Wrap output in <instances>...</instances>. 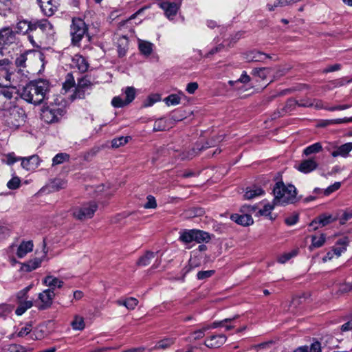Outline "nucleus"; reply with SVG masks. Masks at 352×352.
I'll return each mask as SVG.
<instances>
[{
  "label": "nucleus",
  "instance_id": "f257e3e1",
  "mask_svg": "<svg viewBox=\"0 0 352 352\" xmlns=\"http://www.w3.org/2000/svg\"><path fill=\"white\" fill-rule=\"evenodd\" d=\"M49 87V83L46 80L31 81L23 87L21 97L29 103L39 104L45 100Z\"/></svg>",
  "mask_w": 352,
  "mask_h": 352
},
{
  "label": "nucleus",
  "instance_id": "f03ea898",
  "mask_svg": "<svg viewBox=\"0 0 352 352\" xmlns=\"http://www.w3.org/2000/svg\"><path fill=\"white\" fill-rule=\"evenodd\" d=\"M274 198L273 202L280 205L296 203L297 199L296 188L292 184L285 185L283 182H277L273 188Z\"/></svg>",
  "mask_w": 352,
  "mask_h": 352
},
{
  "label": "nucleus",
  "instance_id": "7ed1b4c3",
  "mask_svg": "<svg viewBox=\"0 0 352 352\" xmlns=\"http://www.w3.org/2000/svg\"><path fill=\"white\" fill-rule=\"evenodd\" d=\"M71 43L73 46H80V42L86 36L88 40L90 36L88 34V26L85 22L80 18H74L70 25Z\"/></svg>",
  "mask_w": 352,
  "mask_h": 352
},
{
  "label": "nucleus",
  "instance_id": "20e7f679",
  "mask_svg": "<svg viewBox=\"0 0 352 352\" xmlns=\"http://www.w3.org/2000/svg\"><path fill=\"white\" fill-rule=\"evenodd\" d=\"M66 113L63 106L51 104L43 108L41 118L47 124L58 122Z\"/></svg>",
  "mask_w": 352,
  "mask_h": 352
},
{
  "label": "nucleus",
  "instance_id": "39448f33",
  "mask_svg": "<svg viewBox=\"0 0 352 352\" xmlns=\"http://www.w3.org/2000/svg\"><path fill=\"white\" fill-rule=\"evenodd\" d=\"M25 114L23 109L14 107L9 111L6 116V122L7 125L11 129H18L23 125L25 122Z\"/></svg>",
  "mask_w": 352,
  "mask_h": 352
},
{
  "label": "nucleus",
  "instance_id": "423d86ee",
  "mask_svg": "<svg viewBox=\"0 0 352 352\" xmlns=\"http://www.w3.org/2000/svg\"><path fill=\"white\" fill-rule=\"evenodd\" d=\"M97 209L98 205L94 201L88 202L74 208L72 214L74 218L82 221L92 218Z\"/></svg>",
  "mask_w": 352,
  "mask_h": 352
},
{
  "label": "nucleus",
  "instance_id": "0eeeda50",
  "mask_svg": "<svg viewBox=\"0 0 352 352\" xmlns=\"http://www.w3.org/2000/svg\"><path fill=\"white\" fill-rule=\"evenodd\" d=\"M157 2L158 6L164 10L165 16L170 20H173L177 15L182 4V0H157Z\"/></svg>",
  "mask_w": 352,
  "mask_h": 352
},
{
  "label": "nucleus",
  "instance_id": "6e6552de",
  "mask_svg": "<svg viewBox=\"0 0 352 352\" xmlns=\"http://www.w3.org/2000/svg\"><path fill=\"white\" fill-rule=\"evenodd\" d=\"M17 94L18 90L15 86L0 83V109H5L8 106V102Z\"/></svg>",
  "mask_w": 352,
  "mask_h": 352
},
{
  "label": "nucleus",
  "instance_id": "1a4fd4ad",
  "mask_svg": "<svg viewBox=\"0 0 352 352\" xmlns=\"http://www.w3.org/2000/svg\"><path fill=\"white\" fill-rule=\"evenodd\" d=\"M339 219V215L330 213H322L313 219L309 223V226L312 227L314 230L318 228L324 227L330 223L335 222Z\"/></svg>",
  "mask_w": 352,
  "mask_h": 352
},
{
  "label": "nucleus",
  "instance_id": "9d476101",
  "mask_svg": "<svg viewBox=\"0 0 352 352\" xmlns=\"http://www.w3.org/2000/svg\"><path fill=\"white\" fill-rule=\"evenodd\" d=\"M44 15L51 16L55 14L60 6L59 0H37Z\"/></svg>",
  "mask_w": 352,
  "mask_h": 352
},
{
  "label": "nucleus",
  "instance_id": "9b49d317",
  "mask_svg": "<svg viewBox=\"0 0 352 352\" xmlns=\"http://www.w3.org/2000/svg\"><path fill=\"white\" fill-rule=\"evenodd\" d=\"M179 120H182V118H178L175 115H171L170 118L168 119L161 118L155 120L153 130L155 132L168 130L173 126L174 122Z\"/></svg>",
  "mask_w": 352,
  "mask_h": 352
},
{
  "label": "nucleus",
  "instance_id": "f8f14e48",
  "mask_svg": "<svg viewBox=\"0 0 352 352\" xmlns=\"http://www.w3.org/2000/svg\"><path fill=\"white\" fill-rule=\"evenodd\" d=\"M14 28L16 34L25 35L35 31V25L34 22L18 17Z\"/></svg>",
  "mask_w": 352,
  "mask_h": 352
},
{
  "label": "nucleus",
  "instance_id": "ddd939ff",
  "mask_svg": "<svg viewBox=\"0 0 352 352\" xmlns=\"http://www.w3.org/2000/svg\"><path fill=\"white\" fill-rule=\"evenodd\" d=\"M16 41V32L11 28L5 27L0 30V41L3 48L4 45L14 43Z\"/></svg>",
  "mask_w": 352,
  "mask_h": 352
},
{
  "label": "nucleus",
  "instance_id": "4468645a",
  "mask_svg": "<svg viewBox=\"0 0 352 352\" xmlns=\"http://www.w3.org/2000/svg\"><path fill=\"white\" fill-rule=\"evenodd\" d=\"M55 296V293L52 289H45L38 294V300L41 301V305L37 307L39 310H45L51 307L53 300Z\"/></svg>",
  "mask_w": 352,
  "mask_h": 352
},
{
  "label": "nucleus",
  "instance_id": "2eb2a0df",
  "mask_svg": "<svg viewBox=\"0 0 352 352\" xmlns=\"http://www.w3.org/2000/svg\"><path fill=\"white\" fill-rule=\"evenodd\" d=\"M226 340L227 338L223 334L212 335L205 340L204 344L210 349L219 348L226 342Z\"/></svg>",
  "mask_w": 352,
  "mask_h": 352
},
{
  "label": "nucleus",
  "instance_id": "dca6fc26",
  "mask_svg": "<svg viewBox=\"0 0 352 352\" xmlns=\"http://www.w3.org/2000/svg\"><path fill=\"white\" fill-rule=\"evenodd\" d=\"M21 166L27 170L36 169L40 164L39 157L37 155H33L27 157H21Z\"/></svg>",
  "mask_w": 352,
  "mask_h": 352
},
{
  "label": "nucleus",
  "instance_id": "f3484780",
  "mask_svg": "<svg viewBox=\"0 0 352 352\" xmlns=\"http://www.w3.org/2000/svg\"><path fill=\"white\" fill-rule=\"evenodd\" d=\"M117 41L118 52L120 57L125 56L129 48V38L126 35L116 34Z\"/></svg>",
  "mask_w": 352,
  "mask_h": 352
},
{
  "label": "nucleus",
  "instance_id": "a211bd4d",
  "mask_svg": "<svg viewBox=\"0 0 352 352\" xmlns=\"http://www.w3.org/2000/svg\"><path fill=\"white\" fill-rule=\"evenodd\" d=\"M318 164L314 159L302 160L298 165L297 169L305 174L309 173L316 170Z\"/></svg>",
  "mask_w": 352,
  "mask_h": 352
},
{
  "label": "nucleus",
  "instance_id": "6ab92c4d",
  "mask_svg": "<svg viewBox=\"0 0 352 352\" xmlns=\"http://www.w3.org/2000/svg\"><path fill=\"white\" fill-rule=\"evenodd\" d=\"M43 284L49 287L47 289L54 292L56 288H61L64 282L54 276L48 275L43 278Z\"/></svg>",
  "mask_w": 352,
  "mask_h": 352
},
{
  "label": "nucleus",
  "instance_id": "aec40b11",
  "mask_svg": "<svg viewBox=\"0 0 352 352\" xmlns=\"http://www.w3.org/2000/svg\"><path fill=\"white\" fill-rule=\"evenodd\" d=\"M34 24L35 25V30L39 28L47 35H53L54 34L53 25L47 19L37 20L34 22Z\"/></svg>",
  "mask_w": 352,
  "mask_h": 352
},
{
  "label": "nucleus",
  "instance_id": "412c9836",
  "mask_svg": "<svg viewBox=\"0 0 352 352\" xmlns=\"http://www.w3.org/2000/svg\"><path fill=\"white\" fill-rule=\"evenodd\" d=\"M230 219L237 224L243 226H248L254 222L252 216L248 214H232L230 216Z\"/></svg>",
  "mask_w": 352,
  "mask_h": 352
},
{
  "label": "nucleus",
  "instance_id": "4be33fe9",
  "mask_svg": "<svg viewBox=\"0 0 352 352\" xmlns=\"http://www.w3.org/2000/svg\"><path fill=\"white\" fill-rule=\"evenodd\" d=\"M72 62L80 73L86 72L89 67L88 61L82 55L76 54L72 58Z\"/></svg>",
  "mask_w": 352,
  "mask_h": 352
},
{
  "label": "nucleus",
  "instance_id": "5701e85b",
  "mask_svg": "<svg viewBox=\"0 0 352 352\" xmlns=\"http://www.w3.org/2000/svg\"><path fill=\"white\" fill-rule=\"evenodd\" d=\"M352 151V142H347L344 144H342L337 147L331 153V155L333 157H336L338 156H341L342 157H347L349 155V153Z\"/></svg>",
  "mask_w": 352,
  "mask_h": 352
},
{
  "label": "nucleus",
  "instance_id": "b1692460",
  "mask_svg": "<svg viewBox=\"0 0 352 352\" xmlns=\"http://www.w3.org/2000/svg\"><path fill=\"white\" fill-rule=\"evenodd\" d=\"M349 240L348 237L344 236L337 241L332 250L335 253L336 257L340 256L342 253L346 251L347 246L349 245Z\"/></svg>",
  "mask_w": 352,
  "mask_h": 352
},
{
  "label": "nucleus",
  "instance_id": "393cba45",
  "mask_svg": "<svg viewBox=\"0 0 352 352\" xmlns=\"http://www.w3.org/2000/svg\"><path fill=\"white\" fill-rule=\"evenodd\" d=\"M36 51L33 50H28L24 52L16 54V58L14 60V64L18 68H25L27 65L26 62L28 60V56L31 54H35Z\"/></svg>",
  "mask_w": 352,
  "mask_h": 352
},
{
  "label": "nucleus",
  "instance_id": "a878e982",
  "mask_svg": "<svg viewBox=\"0 0 352 352\" xmlns=\"http://www.w3.org/2000/svg\"><path fill=\"white\" fill-rule=\"evenodd\" d=\"M33 247L32 241H22L17 248L16 256L20 258H23L28 253L32 251Z\"/></svg>",
  "mask_w": 352,
  "mask_h": 352
},
{
  "label": "nucleus",
  "instance_id": "bb28decb",
  "mask_svg": "<svg viewBox=\"0 0 352 352\" xmlns=\"http://www.w3.org/2000/svg\"><path fill=\"white\" fill-rule=\"evenodd\" d=\"M270 58V55L258 51H251L246 54V59L249 62H260Z\"/></svg>",
  "mask_w": 352,
  "mask_h": 352
},
{
  "label": "nucleus",
  "instance_id": "cd10ccee",
  "mask_svg": "<svg viewBox=\"0 0 352 352\" xmlns=\"http://www.w3.org/2000/svg\"><path fill=\"white\" fill-rule=\"evenodd\" d=\"M211 240V234L204 230L195 229L194 241L197 243H208Z\"/></svg>",
  "mask_w": 352,
  "mask_h": 352
},
{
  "label": "nucleus",
  "instance_id": "c85d7f7f",
  "mask_svg": "<svg viewBox=\"0 0 352 352\" xmlns=\"http://www.w3.org/2000/svg\"><path fill=\"white\" fill-rule=\"evenodd\" d=\"M264 192V190L261 187L254 186L246 188L244 197L246 199H251L263 195Z\"/></svg>",
  "mask_w": 352,
  "mask_h": 352
},
{
  "label": "nucleus",
  "instance_id": "c756f323",
  "mask_svg": "<svg viewBox=\"0 0 352 352\" xmlns=\"http://www.w3.org/2000/svg\"><path fill=\"white\" fill-rule=\"evenodd\" d=\"M195 229L184 230L179 232V240L184 243H190L194 241Z\"/></svg>",
  "mask_w": 352,
  "mask_h": 352
},
{
  "label": "nucleus",
  "instance_id": "7c9ffc66",
  "mask_svg": "<svg viewBox=\"0 0 352 352\" xmlns=\"http://www.w3.org/2000/svg\"><path fill=\"white\" fill-rule=\"evenodd\" d=\"M117 305L120 306H124L127 309L133 310L138 304V300L133 297H129L124 300H118Z\"/></svg>",
  "mask_w": 352,
  "mask_h": 352
},
{
  "label": "nucleus",
  "instance_id": "2f4dec72",
  "mask_svg": "<svg viewBox=\"0 0 352 352\" xmlns=\"http://www.w3.org/2000/svg\"><path fill=\"white\" fill-rule=\"evenodd\" d=\"M153 43L148 41L142 40L139 41L138 48L140 52L145 56H149L153 52Z\"/></svg>",
  "mask_w": 352,
  "mask_h": 352
},
{
  "label": "nucleus",
  "instance_id": "473e14b6",
  "mask_svg": "<svg viewBox=\"0 0 352 352\" xmlns=\"http://www.w3.org/2000/svg\"><path fill=\"white\" fill-rule=\"evenodd\" d=\"M49 186L52 191H58L66 188L67 182L60 178H56L50 182Z\"/></svg>",
  "mask_w": 352,
  "mask_h": 352
},
{
  "label": "nucleus",
  "instance_id": "72a5a7b5",
  "mask_svg": "<svg viewBox=\"0 0 352 352\" xmlns=\"http://www.w3.org/2000/svg\"><path fill=\"white\" fill-rule=\"evenodd\" d=\"M298 252L299 250L298 248L294 249L289 252H285L277 258V261L279 263L284 264L291 258L296 256L298 254Z\"/></svg>",
  "mask_w": 352,
  "mask_h": 352
},
{
  "label": "nucleus",
  "instance_id": "f704fd0d",
  "mask_svg": "<svg viewBox=\"0 0 352 352\" xmlns=\"http://www.w3.org/2000/svg\"><path fill=\"white\" fill-rule=\"evenodd\" d=\"M11 226L5 222L0 221V241L8 238L11 234Z\"/></svg>",
  "mask_w": 352,
  "mask_h": 352
},
{
  "label": "nucleus",
  "instance_id": "c9c22d12",
  "mask_svg": "<svg viewBox=\"0 0 352 352\" xmlns=\"http://www.w3.org/2000/svg\"><path fill=\"white\" fill-rule=\"evenodd\" d=\"M322 151V146L320 142H316L306 147L303 151V154L308 156L311 154L318 153Z\"/></svg>",
  "mask_w": 352,
  "mask_h": 352
},
{
  "label": "nucleus",
  "instance_id": "e433bc0d",
  "mask_svg": "<svg viewBox=\"0 0 352 352\" xmlns=\"http://www.w3.org/2000/svg\"><path fill=\"white\" fill-rule=\"evenodd\" d=\"M19 305L15 310V314L17 316L23 315L28 309L33 306L32 300L17 302Z\"/></svg>",
  "mask_w": 352,
  "mask_h": 352
},
{
  "label": "nucleus",
  "instance_id": "4c0bfd02",
  "mask_svg": "<svg viewBox=\"0 0 352 352\" xmlns=\"http://www.w3.org/2000/svg\"><path fill=\"white\" fill-rule=\"evenodd\" d=\"M175 339L173 338H166L157 342L154 348L155 349H166L169 348L175 343Z\"/></svg>",
  "mask_w": 352,
  "mask_h": 352
},
{
  "label": "nucleus",
  "instance_id": "58836bf2",
  "mask_svg": "<svg viewBox=\"0 0 352 352\" xmlns=\"http://www.w3.org/2000/svg\"><path fill=\"white\" fill-rule=\"evenodd\" d=\"M155 256V253L151 251H147L144 255L141 256L137 261V265L139 266H146L150 263L152 258Z\"/></svg>",
  "mask_w": 352,
  "mask_h": 352
},
{
  "label": "nucleus",
  "instance_id": "ea45409f",
  "mask_svg": "<svg viewBox=\"0 0 352 352\" xmlns=\"http://www.w3.org/2000/svg\"><path fill=\"white\" fill-rule=\"evenodd\" d=\"M82 89H85L87 94H90V92L93 87V83L87 78V76H84L78 80L77 83Z\"/></svg>",
  "mask_w": 352,
  "mask_h": 352
},
{
  "label": "nucleus",
  "instance_id": "a19ab883",
  "mask_svg": "<svg viewBox=\"0 0 352 352\" xmlns=\"http://www.w3.org/2000/svg\"><path fill=\"white\" fill-rule=\"evenodd\" d=\"M277 204H274V202L272 204H265L263 207V208L260 209L258 210V213L261 216H265L270 218V219L273 220L274 218H273L271 216V212L274 210L275 205Z\"/></svg>",
  "mask_w": 352,
  "mask_h": 352
},
{
  "label": "nucleus",
  "instance_id": "79ce46f5",
  "mask_svg": "<svg viewBox=\"0 0 352 352\" xmlns=\"http://www.w3.org/2000/svg\"><path fill=\"white\" fill-rule=\"evenodd\" d=\"M41 264L40 258H34L29 261L28 263L23 264V269L26 272H31L38 268Z\"/></svg>",
  "mask_w": 352,
  "mask_h": 352
},
{
  "label": "nucleus",
  "instance_id": "37998d69",
  "mask_svg": "<svg viewBox=\"0 0 352 352\" xmlns=\"http://www.w3.org/2000/svg\"><path fill=\"white\" fill-rule=\"evenodd\" d=\"M12 11V0H0V15L6 16Z\"/></svg>",
  "mask_w": 352,
  "mask_h": 352
},
{
  "label": "nucleus",
  "instance_id": "c03bdc74",
  "mask_svg": "<svg viewBox=\"0 0 352 352\" xmlns=\"http://www.w3.org/2000/svg\"><path fill=\"white\" fill-rule=\"evenodd\" d=\"M69 160V155L65 153L56 154L52 159V166H56Z\"/></svg>",
  "mask_w": 352,
  "mask_h": 352
},
{
  "label": "nucleus",
  "instance_id": "a18cd8bd",
  "mask_svg": "<svg viewBox=\"0 0 352 352\" xmlns=\"http://www.w3.org/2000/svg\"><path fill=\"white\" fill-rule=\"evenodd\" d=\"M210 329V325H207L204 327L203 328L196 330L190 334V339H192L193 340H199L204 337L205 332Z\"/></svg>",
  "mask_w": 352,
  "mask_h": 352
},
{
  "label": "nucleus",
  "instance_id": "49530a36",
  "mask_svg": "<svg viewBox=\"0 0 352 352\" xmlns=\"http://www.w3.org/2000/svg\"><path fill=\"white\" fill-rule=\"evenodd\" d=\"M21 157H18L15 155L14 153H9L8 154H6L3 156L1 158V162L3 163H5L8 165H12L15 162L18 161H21Z\"/></svg>",
  "mask_w": 352,
  "mask_h": 352
},
{
  "label": "nucleus",
  "instance_id": "de8ad7c7",
  "mask_svg": "<svg viewBox=\"0 0 352 352\" xmlns=\"http://www.w3.org/2000/svg\"><path fill=\"white\" fill-rule=\"evenodd\" d=\"M1 352H26L25 349L18 344H11L3 346Z\"/></svg>",
  "mask_w": 352,
  "mask_h": 352
},
{
  "label": "nucleus",
  "instance_id": "09e8293b",
  "mask_svg": "<svg viewBox=\"0 0 352 352\" xmlns=\"http://www.w3.org/2000/svg\"><path fill=\"white\" fill-rule=\"evenodd\" d=\"M75 80L72 73H68L65 76V80L63 84V89L67 91L75 86Z\"/></svg>",
  "mask_w": 352,
  "mask_h": 352
},
{
  "label": "nucleus",
  "instance_id": "8fccbe9b",
  "mask_svg": "<svg viewBox=\"0 0 352 352\" xmlns=\"http://www.w3.org/2000/svg\"><path fill=\"white\" fill-rule=\"evenodd\" d=\"M270 69L267 67H260V68H254L252 74L254 76H257L262 80L266 78L267 76L270 74Z\"/></svg>",
  "mask_w": 352,
  "mask_h": 352
},
{
  "label": "nucleus",
  "instance_id": "3c124183",
  "mask_svg": "<svg viewBox=\"0 0 352 352\" xmlns=\"http://www.w3.org/2000/svg\"><path fill=\"white\" fill-rule=\"evenodd\" d=\"M30 288H31L30 285L28 286L16 293V302L29 301L28 300V292L30 291Z\"/></svg>",
  "mask_w": 352,
  "mask_h": 352
},
{
  "label": "nucleus",
  "instance_id": "603ef678",
  "mask_svg": "<svg viewBox=\"0 0 352 352\" xmlns=\"http://www.w3.org/2000/svg\"><path fill=\"white\" fill-rule=\"evenodd\" d=\"M129 139H131L130 136H120L116 138L111 141V146L113 148H118L121 146H124L129 142Z\"/></svg>",
  "mask_w": 352,
  "mask_h": 352
},
{
  "label": "nucleus",
  "instance_id": "864d4df0",
  "mask_svg": "<svg viewBox=\"0 0 352 352\" xmlns=\"http://www.w3.org/2000/svg\"><path fill=\"white\" fill-rule=\"evenodd\" d=\"M87 94V91L82 89L78 84L76 87H75V90L73 93V94L71 96L72 100H76V99H83L85 98L86 95Z\"/></svg>",
  "mask_w": 352,
  "mask_h": 352
},
{
  "label": "nucleus",
  "instance_id": "5fc2aeb1",
  "mask_svg": "<svg viewBox=\"0 0 352 352\" xmlns=\"http://www.w3.org/2000/svg\"><path fill=\"white\" fill-rule=\"evenodd\" d=\"M325 235L324 234H320V236H312L311 239V246L314 248H320L325 242Z\"/></svg>",
  "mask_w": 352,
  "mask_h": 352
},
{
  "label": "nucleus",
  "instance_id": "6e6d98bb",
  "mask_svg": "<svg viewBox=\"0 0 352 352\" xmlns=\"http://www.w3.org/2000/svg\"><path fill=\"white\" fill-rule=\"evenodd\" d=\"M21 186V179L17 176H13L7 183V187L10 190H16Z\"/></svg>",
  "mask_w": 352,
  "mask_h": 352
},
{
  "label": "nucleus",
  "instance_id": "4d7b16f0",
  "mask_svg": "<svg viewBox=\"0 0 352 352\" xmlns=\"http://www.w3.org/2000/svg\"><path fill=\"white\" fill-rule=\"evenodd\" d=\"M72 326L75 330H82L85 328L83 318L80 316H76L72 322Z\"/></svg>",
  "mask_w": 352,
  "mask_h": 352
},
{
  "label": "nucleus",
  "instance_id": "13d9d810",
  "mask_svg": "<svg viewBox=\"0 0 352 352\" xmlns=\"http://www.w3.org/2000/svg\"><path fill=\"white\" fill-rule=\"evenodd\" d=\"M135 90L133 87H128L125 90V99L126 104L131 103L135 98Z\"/></svg>",
  "mask_w": 352,
  "mask_h": 352
},
{
  "label": "nucleus",
  "instance_id": "bf43d9fd",
  "mask_svg": "<svg viewBox=\"0 0 352 352\" xmlns=\"http://www.w3.org/2000/svg\"><path fill=\"white\" fill-rule=\"evenodd\" d=\"M160 100V96L158 94L149 96L144 102L143 106L148 107L153 105L155 102Z\"/></svg>",
  "mask_w": 352,
  "mask_h": 352
},
{
  "label": "nucleus",
  "instance_id": "052dcab7",
  "mask_svg": "<svg viewBox=\"0 0 352 352\" xmlns=\"http://www.w3.org/2000/svg\"><path fill=\"white\" fill-rule=\"evenodd\" d=\"M180 97L176 94H171L164 99L166 104L170 105H177L180 102Z\"/></svg>",
  "mask_w": 352,
  "mask_h": 352
},
{
  "label": "nucleus",
  "instance_id": "680f3d73",
  "mask_svg": "<svg viewBox=\"0 0 352 352\" xmlns=\"http://www.w3.org/2000/svg\"><path fill=\"white\" fill-rule=\"evenodd\" d=\"M13 307L7 303L0 304V316H6L12 312Z\"/></svg>",
  "mask_w": 352,
  "mask_h": 352
},
{
  "label": "nucleus",
  "instance_id": "e2e57ef3",
  "mask_svg": "<svg viewBox=\"0 0 352 352\" xmlns=\"http://www.w3.org/2000/svg\"><path fill=\"white\" fill-rule=\"evenodd\" d=\"M341 186L340 182H335L333 184L329 186L326 189L324 190L323 194L325 196H329L333 192L338 190Z\"/></svg>",
  "mask_w": 352,
  "mask_h": 352
},
{
  "label": "nucleus",
  "instance_id": "0e129e2a",
  "mask_svg": "<svg viewBox=\"0 0 352 352\" xmlns=\"http://www.w3.org/2000/svg\"><path fill=\"white\" fill-rule=\"evenodd\" d=\"M111 104L116 108H120L127 105L124 99H122L120 96L114 97L111 100Z\"/></svg>",
  "mask_w": 352,
  "mask_h": 352
},
{
  "label": "nucleus",
  "instance_id": "69168bd1",
  "mask_svg": "<svg viewBox=\"0 0 352 352\" xmlns=\"http://www.w3.org/2000/svg\"><path fill=\"white\" fill-rule=\"evenodd\" d=\"M352 218V209H347L344 211L342 217L340 218V224L344 225L347 221Z\"/></svg>",
  "mask_w": 352,
  "mask_h": 352
},
{
  "label": "nucleus",
  "instance_id": "338daca9",
  "mask_svg": "<svg viewBox=\"0 0 352 352\" xmlns=\"http://www.w3.org/2000/svg\"><path fill=\"white\" fill-rule=\"evenodd\" d=\"M146 200V202L144 205V208H155L157 207L155 198L153 195H148Z\"/></svg>",
  "mask_w": 352,
  "mask_h": 352
},
{
  "label": "nucleus",
  "instance_id": "774afa93",
  "mask_svg": "<svg viewBox=\"0 0 352 352\" xmlns=\"http://www.w3.org/2000/svg\"><path fill=\"white\" fill-rule=\"evenodd\" d=\"M12 73L9 72V71L4 68H0V78H4L6 81L11 82L12 80Z\"/></svg>",
  "mask_w": 352,
  "mask_h": 352
}]
</instances>
